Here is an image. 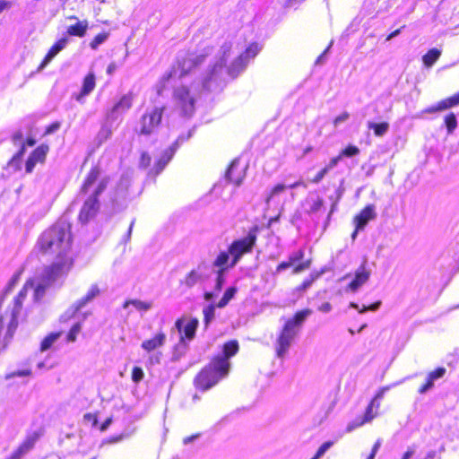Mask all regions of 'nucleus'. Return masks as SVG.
Wrapping results in <instances>:
<instances>
[{
    "label": "nucleus",
    "instance_id": "1",
    "mask_svg": "<svg viewBox=\"0 0 459 459\" xmlns=\"http://www.w3.org/2000/svg\"><path fill=\"white\" fill-rule=\"evenodd\" d=\"M260 50L257 43H252L243 50L238 45L226 42L209 61L205 74L198 80L196 74L208 58L210 49L205 48L204 54L179 55L177 64L157 83V93L161 95L167 88L172 87L175 109L181 116L189 117L194 114L195 102L203 91L220 90L225 73L231 78H236Z\"/></svg>",
    "mask_w": 459,
    "mask_h": 459
},
{
    "label": "nucleus",
    "instance_id": "2",
    "mask_svg": "<svg viewBox=\"0 0 459 459\" xmlns=\"http://www.w3.org/2000/svg\"><path fill=\"white\" fill-rule=\"evenodd\" d=\"M238 351L237 341L226 342L220 354L215 356L210 364L205 367L195 377V385L197 389L206 391L224 378L230 370V359Z\"/></svg>",
    "mask_w": 459,
    "mask_h": 459
},
{
    "label": "nucleus",
    "instance_id": "3",
    "mask_svg": "<svg viewBox=\"0 0 459 459\" xmlns=\"http://www.w3.org/2000/svg\"><path fill=\"white\" fill-rule=\"evenodd\" d=\"M35 282L28 280L12 306H4V299H0V352L5 349L17 327V316L22 308L27 291L32 289Z\"/></svg>",
    "mask_w": 459,
    "mask_h": 459
},
{
    "label": "nucleus",
    "instance_id": "4",
    "mask_svg": "<svg viewBox=\"0 0 459 459\" xmlns=\"http://www.w3.org/2000/svg\"><path fill=\"white\" fill-rule=\"evenodd\" d=\"M257 227L251 228L247 234L235 239L226 251H221L213 261V266L234 267L242 256L252 251L257 239Z\"/></svg>",
    "mask_w": 459,
    "mask_h": 459
},
{
    "label": "nucleus",
    "instance_id": "5",
    "mask_svg": "<svg viewBox=\"0 0 459 459\" xmlns=\"http://www.w3.org/2000/svg\"><path fill=\"white\" fill-rule=\"evenodd\" d=\"M99 175L100 171L97 168L91 169L82 186V193L89 195L79 214V221L82 223L88 222L99 211L98 196L103 192L107 186L105 180H102L96 186Z\"/></svg>",
    "mask_w": 459,
    "mask_h": 459
},
{
    "label": "nucleus",
    "instance_id": "6",
    "mask_svg": "<svg viewBox=\"0 0 459 459\" xmlns=\"http://www.w3.org/2000/svg\"><path fill=\"white\" fill-rule=\"evenodd\" d=\"M299 186L307 187L303 180H296L294 182H281L275 184L269 191L266 196V204L269 207L273 206L278 211V215L270 220V223H273L279 220V216L287 203L295 200L296 195L294 190Z\"/></svg>",
    "mask_w": 459,
    "mask_h": 459
},
{
    "label": "nucleus",
    "instance_id": "7",
    "mask_svg": "<svg viewBox=\"0 0 459 459\" xmlns=\"http://www.w3.org/2000/svg\"><path fill=\"white\" fill-rule=\"evenodd\" d=\"M311 313L312 311L308 308L303 309L286 321L276 342V353L279 358L285 357L301 325Z\"/></svg>",
    "mask_w": 459,
    "mask_h": 459
},
{
    "label": "nucleus",
    "instance_id": "8",
    "mask_svg": "<svg viewBox=\"0 0 459 459\" xmlns=\"http://www.w3.org/2000/svg\"><path fill=\"white\" fill-rule=\"evenodd\" d=\"M75 252L72 245L71 224L66 216L59 218V279L73 267Z\"/></svg>",
    "mask_w": 459,
    "mask_h": 459
},
{
    "label": "nucleus",
    "instance_id": "9",
    "mask_svg": "<svg viewBox=\"0 0 459 459\" xmlns=\"http://www.w3.org/2000/svg\"><path fill=\"white\" fill-rule=\"evenodd\" d=\"M100 293V288L97 284H92L88 290L87 293L74 302L69 310L63 316L65 319L69 317H75L77 320L74 322L70 331L66 335V341L68 342H74L76 341L77 335L82 330V322L86 318V314H79V311L84 307L88 303L92 301Z\"/></svg>",
    "mask_w": 459,
    "mask_h": 459
},
{
    "label": "nucleus",
    "instance_id": "10",
    "mask_svg": "<svg viewBox=\"0 0 459 459\" xmlns=\"http://www.w3.org/2000/svg\"><path fill=\"white\" fill-rule=\"evenodd\" d=\"M163 111L164 107L147 108L142 116L136 129L139 135L150 136L156 134L162 125Z\"/></svg>",
    "mask_w": 459,
    "mask_h": 459
},
{
    "label": "nucleus",
    "instance_id": "11",
    "mask_svg": "<svg viewBox=\"0 0 459 459\" xmlns=\"http://www.w3.org/2000/svg\"><path fill=\"white\" fill-rule=\"evenodd\" d=\"M57 277V264L53 261L50 266L44 269L40 276L30 279L35 282L33 286L34 300L39 301L50 290Z\"/></svg>",
    "mask_w": 459,
    "mask_h": 459
},
{
    "label": "nucleus",
    "instance_id": "12",
    "mask_svg": "<svg viewBox=\"0 0 459 459\" xmlns=\"http://www.w3.org/2000/svg\"><path fill=\"white\" fill-rule=\"evenodd\" d=\"M37 246L41 256L51 257L54 260L57 257V228L56 225L51 226L40 235Z\"/></svg>",
    "mask_w": 459,
    "mask_h": 459
},
{
    "label": "nucleus",
    "instance_id": "13",
    "mask_svg": "<svg viewBox=\"0 0 459 459\" xmlns=\"http://www.w3.org/2000/svg\"><path fill=\"white\" fill-rule=\"evenodd\" d=\"M13 142L15 145L21 146V150L14 154L12 160L8 162L7 169L13 172H16L22 169V158L25 150V145L33 146L35 144V141L28 138L25 143L22 133L16 132L13 135Z\"/></svg>",
    "mask_w": 459,
    "mask_h": 459
},
{
    "label": "nucleus",
    "instance_id": "14",
    "mask_svg": "<svg viewBox=\"0 0 459 459\" xmlns=\"http://www.w3.org/2000/svg\"><path fill=\"white\" fill-rule=\"evenodd\" d=\"M371 270L368 268L367 261L364 260L359 267L355 271L354 276L346 290L356 292L360 287H362L370 278Z\"/></svg>",
    "mask_w": 459,
    "mask_h": 459
},
{
    "label": "nucleus",
    "instance_id": "15",
    "mask_svg": "<svg viewBox=\"0 0 459 459\" xmlns=\"http://www.w3.org/2000/svg\"><path fill=\"white\" fill-rule=\"evenodd\" d=\"M191 136V133L188 134L187 137L185 138L184 136H179L177 141L169 146L168 149H166L160 158L158 160V161L155 163L153 169L155 170V174H160L164 168L167 166V164L173 158L175 152H177L179 145L188 139Z\"/></svg>",
    "mask_w": 459,
    "mask_h": 459
},
{
    "label": "nucleus",
    "instance_id": "16",
    "mask_svg": "<svg viewBox=\"0 0 459 459\" xmlns=\"http://www.w3.org/2000/svg\"><path fill=\"white\" fill-rule=\"evenodd\" d=\"M377 216L376 209L373 204L367 205L355 218V230L353 231L351 238L355 239L359 230H363L368 221L374 220Z\"/></svg>",
    "mask_w": 459,
    "mask_h": 459
},
{
    "label": "nucleus",
    "instance_id": "17",
    "mask_svg": "<svg viewBox=\"0 0 459 459\" xmlns=\"http://www.w3.org/2000/svg\"><path fill=\"white\" fill-rule=\"evenodd\" d=\"M183 319H178L176 322V327L179 333H183L181 335V340L186 339L187 341H191L194 339L195 335L196 329L199 325V321L196 318L189 319L185 325Z\"/></svg>",
    "mask_w": 459,
    "mask_h": 459
},
{
    "label": "nucleus",
    "instance_id": "18",
    "mask_svg": "<svg viewBox=\"0 0 459 459\" xmlns=\"http://www.w3.org/2000/svg\"><path fill=\"white\" fill-rule=\"evenodd\" d=\"M246 169V166H239V160L238 159L234 160L226 172L227 179L237 186H240L245 178Z\"/></svg>",
    "mask_w": 459,
    "mask_h": 459
},
{
    "label": "nucleus",
    "instance_id": "19",
    "mask_svg": "<svg viewBox=\"0 0 459 459\" xmlns=\"http://www.w3.org/2000/svg\"><path fill=\"white\" fill-rule=\"evenodd\" d=\"M379 403H376V401H371L366 409L363 419H357L352 423H350L347 427V430L351 431L365 423L370 422L377 415Z\"/></svg>",
    "mask_w": 459,
    "mask_h": 459
},
{
    "label": "nucleus",
    "instance_id": "20",
    "mask_svg": "<svg viewBox=\"0 0 459 459\" xmlns=\"http://www.w3.org/2000/svg\"><path fill=\"white\" fill-rule=\"evenodd\" d=\"M304 207L309 215L316 216V218H319L325 212L323 199L318 195H312L307 198Z\"/></svg>",
    "mask_w": 459,
    "mask_h": 459
},
{
    "label": "nucleus",
    "instance_id": "21",
    "mask_svg": "<svg viewBox=\"0 0 459 459\" xmlns=\"http://www.w3.org/2000/svg\"><path fill=\"white\" fill-rule=\"evenodd\" d=\"M95 85V75L93 73H89L83 79L81 91L78 93L74 94V99L78 102H84V99L94 90Z\"/></svg>",
    "mask_w": 459,
    "mask_h": 459
},
{
    "label": "nucleus",
    "instance_id": "22",
    "mask_svg": "<svg viewBox=\"0 0 459 459\" xmlns=\"http://www.w3.org/2000/svg\"><path fill=\"white\" fill-rule=\"evenodd\" d=\"M133 104V94L127 93L121 97L117 104L112 108L109 116L116 119L118 116L126 113Z\"/></svg>",
    "mask_w": 459,
    "mask_h": 459
},
{
    "label": "nucleus",
    "instance_id": "23",
    "mask_svg": "<svg viewBox=\"0 0 459 459\" xmlns=\"http://www.w3.org/2000/svg\"><path fill=\"white\" fill-rule=\"evenodd\" d=\"M48 152V147L46 145H40L38 147L32 154L29 157L26 161L25 170L26 173H31L35 165L38 162H42L46 157L47 152Z\"/></svg>",
    "mask_w": 459,
    "mask_h": 459
},
{
    "label": "nucleus",
    "instance_id": "24",
    "mask_svg": "<svg viewBox=\"0 0 459 459\" xmlns=\"http://www.w3.org/2000/svg\"><path fill=\"white\" fill-rule=\"evenodd\" d=\"M166 334L163 332L157 333L152 338L142 342L141 347L146 352H152L165 344Z\"/></svg>",
    "mask_w": 459,
    "mask_h": 459
},
{
    "label": "nucleus",
    "instance_id": "25",
    "mask_svg": "<svg viewBox=\"0 0 459 459\" xmlns=\"http://www.w3.org/2000/svg\"><path fill=\"white\" fill-rule=\"evenodd\" d=\"M459 104V92L449 97L446 100H443L437 103L434 106L427 108L423 110V113H435L437 111L445 110L453 107H455Z\"/></svg>",
    "mask_w": 459,
    "mask_h": 459
},
{
    "label": "nucleus",
    "instance_id": "26",
    "mask_svg": "<svg viewBox=\"0 0 459 459\" xmlns=\"http://www.w3.org/2000/svg\"><path fill=\"white\" fill-rule=\"evenodd\" d=\"M88 30L87 21H78L75 24L70 25L66 28V34L68 36L83 37Z\"/></svg>",
    "mask_w": 459,
    "mask_h": 459
},
{
    "label": "nucleus",
    "instance_id": "27",
    "mask_svg": "<svg viewBox=\"0 0 459 459\" xmlns=\"http://www.w3.org/2000/svg\"><path fill=\"white\" fill-rule=\"evenodd\" d=\"M340 160L341 156H337L331 159L329 163L325 165L320 171H318L311 181L315 184L319 183L330 170H332L333 168L337 166Z\"/></svg>",
    "mask_w": 459,
    "mask_h": 459
},
{
    "label": "nucleus",
    "instance_id": "28",
    "mask_svg": "<svg viewBox=\"0 0 459 459\" xmlns=\"http://www.w3.org/2000/svg\"><path fill=\"white\" fill-rule=\"evenodd\" d=\"M129 306H133L135 310L144 313L152 307V301H143L140 299H130L124 303V308H128Z\"/></svg>",
    "mask_w": 459,
    "mask_h": 459
},
{
    "label": "nucleus",
    "instance_id": "29",
    "mask_svg": "<svg viewBox=\"0 0 459 459\" xmlns=\"http://www.w3.org/2000/svg\"><path fill=\"white\" fill-rule=\"evenodd\" d=\"M442 54L441 49H438L437 48L429 49L423 56H422V62L423 65L429 68L433 66V65L438 60Z\"/></svg>",
    "mask_w": 459,
    "mask_h": 459
},
{
    "label": "nucleus",
    "instance_id": "30",
    "mask_svg": "<svg viewBox=\"0 0 459 459\" xmlns=\"http://www.w3.org/2000/svg\"><path fill=\"white\" fill-rule=\"evenodd\" d=\"M368 128L370 130H373L374 134L377 137L384 136L389 130V123L387 122H381V123H375L373 121H368Z\"/></svg>",
    "mask_w": 459,
    "mask_h": 459
},
{
    "label": "nucleus",
    "instance_id": "31",
    "mask_svg": "<svg viewBox=\"0 0 459 459\" xmlns=\"http://www.w3.org/2000/svg\"><path fill=\"white\" fill-rule=\"evenodd\" d=\"M236 292H237L236 287L228 288L225 290L222 298L217 303V305H216L217 307L222 308V307H226L229 304V302L234 298Z\"/></svg>",
    "mask_w": 459,
    "mask_h": 459
},
{
    "label": "nucleus",
    "instance_id": "32",
    "mask_svg": "<svg viewBox=\"0 0 459 459\" xmlns=\"http://www.w3.org/2000/svg\"><path fill=\"white\" fill-rule=\"evenodd\" d=\"M444 124L446 128L447 134H452L457 127V118L454 113H449L445 117Z\"/></svg>",
    "mask_w": 459,
    "mask_h": 459
},
{
    "label": "nucleus",
    "instance_id": "33",
    "mask_svg": "<svg viewBox=\"0 0 459 459\" xmlns=\"http://www.w3.org/2000/svg\"><path fill=\"white\" fill-rule=\"evenodd\" d=\"M57 55V42L54 43L48 51V53L44 57L43 61L39 65L38 71H42Z\"/></svg>",
    "mask_w": 459,
    "mask_h": 459
},
{
    "label": "nucleus",
    "instance_id": "34",
    "mask_svg": "<svg viewBox=\"0 0 459 459\" xmlns=\"http://www.w3.org/2000/svg\"><path fill=\"white\" fill-rule=\"evenodd\" d=\"M214 267L218 269L215 290L217 291H220V290H221L222 286L225 282V273L231 267H225V268L223 266H214Z\"/></svg>",
    "mask_w": 459,
    "mask_h": 459
},
{
    "label": "nucleus",
    "instance_id": "35",
    "mask_svg": "<svg viewBox=\"0 0 459 459\" xmlns=\"http://www.w3.org/2000/svg\"><path fill=\"white\" fill-rule=\"evenodd\" d=\"M57 342V333H51L46 336L40 344V351H46Z\"/></svg>",
    "mask_w": 459,
    "mask_h": 459
},
{
    "label": "nucleus",
    "instance_id": "36",
    "mask_svg": "<svg viewBox=\"0 0 459 459\" xmlns=\"http://www.w3.org/2000/svg\"><path fill=\"white\" fill-rule=\"evenodd\" d=\"M322 273L323 272L311 273L310 275L304 280L301 285L298 287V290L303 291L307 290L312 285V283L321 276Z\"/></svg>",
    "mask_w": 459,
    "mask_h": 459
},
{
    "label": "nucleus",
    "instance_id": "37",
    "mask_svg": "<svg viewBox=\"0 0 459 459\" xmlns=\"http://www.w3.org/2000/svg\"><path fill=\"white\" fill-rule=\"evenodd\" d=\"M201 279H202V273L199 272V270H193L186 275L185 283L188 287H192L195 284H196L198 281H200Z\"/></svg>",
    "mask_w": 459,
    "mask_h": 459
},
{
    "label": "nucleus",
    "instance_id": "38",
    "mask_svg": "<svg viewBox=\"0 0 459 459\" xmlns=\"http://www.w3.org/2000/svg\"><path fill=\"white\" fill-rule=\"evenodd\" d=\"M381 306V301H377L369 306H363L361 308H359V305L351 302L350 304V307L352 308H355L359 311V313L363 314L367 311H377Z\"/></svg>",
    "mask_w": 459,
    "mask_h": 459
},
{
    "label": "nucleus",
    "instance_id": "39",
    "mask_svg": "<svg viewBox=\"0 0 459 459\" xmlns=\"http://www.w3.org/2000/svg\"><path fill=\"white\" fill-rule=\"evenodd\" d=\"M217 306L210 304L204 307L203 313L204 317L205 325L210 324L215 316V307Z\"/></svg>",
    "mask_w": 459,
    "mask_h": 459
},
{
    "label": "nucleus",
    "instance_id": "40",
    "mask_svg": "<svg viewBox=\"0 0 459 459\" xmlns=\"http://www.w3.org/2000/svg\"><path fill=\"white\" fill-rule=\"evenodd\" d=\"M36 442V437H28L19 447L17 454L19 455H23L30 451Z\"/></svg>",
    "mask_w": 459,
    "mask_h": 459
},
{
    "label": "nucleus",
    "instance_id": "41",
    "mask_svg": "<svg viewBox=\"0 0 459 459\" xmlns=\"http://www.w3.org/2000/svg\"><path fill=\"white\" fill-rule=\"evenodd\" d=\"M108 38V32H102L98 34L90 43V47L92 49H97L100 45L103 44Z\"/></svg>",
    "mask_w": 459,
    "mask_h": 459
},
{
    "label": "nucleus",
    "instance_id": "42",
    "mask_svg": "<svg viewBox=\"0 0 459 459\" xmlns=\"http://www.w3.org/2000/svg\"><path fill=\"white\" fill-rule=\"evenodd\" d=\"M333 445V441H326V442L323 443L317 449L316 455L311 459L321 458Z\"/></svg>",
    "mask_w": 459,
    "mask_h": 459
},
{
    "label": "nucleus",
    "instance_id": "43",
    "mask_svg": "<svg viewBox=\"0 0 459 459\" xmlns=\"http://www.w3.org/2000/svg\"><path fill=\"white\" fill-rule=\"evenodd\" d=\"M359 153V149L357 146L354 145H349L344 150L342 151L339 156H341V159L345 157H353Z\"/></svg>",
    "mask_w": 459,
    "mask_h": 459
},
{
    "label": "nucleus",
    "instance_id": "44",
    "mask_svg": "<svg viewBox=\"0 0 459 459\" xmlns=\"http://www.w3.org/2000/svg\"><path fill=\"white\" fill-rule=\"evenodd\" d=\"M445 373H446L445 368H438L436 370L429 373L427 377H429V379L434 383L436 380L441 378L445 375Z\"/></svg>",
    "mask_w": 459,
    "mask_h": 459
},
{
    "label": "nucleus",
    "instance_id": "45",
    "mask_svg": "<svg viewBox=\"0 0 459 459\" xmlns=\"http://www.w3.org/2000/svg\"><path fill=\"white\" fill-rule=\"evenodd\" d=\"M143 370L140 367H134L132 371V380L137 384L143 380Z\"/></svg>",
    "mask_w": 459,
    "mask_h": 459
},
{
    "label": "nucleus",
    "instance_id": "46",
    "mask_svg": "<svg viewBox=\"0 0 459 459\" xmlns=\"http://www.w3.org/2000/svg\"><path fill=\"white\" fill-rule=\"evenodd\" d=\"M83 421L86 425L95 427L98 423V419L94 413H86L83 416Z\"/></svg>",
    "mask_w": 459,
    "mask_h": 459
},
{
    "label": "nucleus",
    "instance_id": "47",
    "mask_svg": "<svg viewBox=\"0 0 459 459\" xmlns=\"http://www.w3.org/2000/svg\"><path fill=\"white\" fill-rule=\"evenodd\" d=\"M304 257V251L302 249H299V251L291 254L289 257V261L293 265L297 262L300 261Z\"/></svg>",
    "mask_w": 459,
    "mask_h": 459
},
{
    "label": "nucleus",
    "instance_id": "48",
    "mask_svg": "<svg viewBox=\"0 0 459 459\" xmlns=\"http://www.w3.org/2000/svg\"><path fill=\"white\" fill-rule=\"evenodd\" d=\"M310 264H311L310 260H307L305 262L299 264L298 265H296L294 267L293 273L298 274V273L308 269L310 266Z\"/></svg>",
    "mask_w": 459,
    "mask_h": 459
},
{
    "label": "nucleus",
    "instance_id": "49",
    "mask_svg": "<svg viewBox=\"0 0 459 459\" xmlns=\"http://www.w3.org/2000/svg\"><path fill=\"white\" fill-rule=\"evenodd\" d=\"M30 373L31 372L30 369L15 370V371H13V372L7 374L5 376V378L11 379V378H13V377H15V376H19V377L29 376V375H30Z\"/></svg>",
    "mask_w": 459,
    "mask_h": 459
},
{
    "label": "nucleus",
    "instance_id": "50",
    "mask_svg": "<svg viewBox=\"0 0 459 459\" xmlns=\"http://www.w3.org/2000/svg\"><path fill=\"white\" fill-rule=\"evenodd\" d=\"M390 389V386H385V387H382L377 393V394L375 395V397L372 399V401H376V403H379L380 404V401L383 399L385 394L386 391H388Z\"/></svg>",
    "mask_w": 459,
    "mask_h": 459
},
{
    "label": "nucleus",
    "instance_id": "51",
    "mask_svg": "<svg viewBox=\"0 0 459 459\" xmlns=\"http://www.w3.org/2000/svg\"><path fill=\"white\" fill-rule=\"evenodd\" d=\"M349 117H350L349 113L348 112H343V113H342L341 115H339L338 117H335V119L333 121V124H334L335 126H338L342 123L347 121Z\"/></svg>",
    "mask_w": 459,
    "mask_h": 459
},
{
    "label": "nucleus",
    "instance_id": "52",
    "mask_svg": "<svg viewBox=\"0 0 459 459\" xmlns=\"http://www.w3.org/2000/svg\"><path fill=\"white\" fill-rule=\"evenodd\" d=\"M151 163V156L147 152H143L140 160V166L147 168Z\"/></svg>",
    "mask_w": 459,
    "mask_h": 459
},
{
    "label": "nucleus",
    "instance_id": "53",
    "mask_svg": "<svg viewBox=\"0 0 459 459\" xmlns=\"http://www.w3.org/2000/svg\"><path fill=\"white\" fill-rule=\"evenodd\" d=\"M434 385V383L432 381H430L429 379V377H427V381L426 383L419 389V392L420 394H425L426 392H428L429 389H431Z\"/></svg>",
    "mask_w": 459,
    "mask_h": 459
},
{
    "label": "nucleus",
    "instance_id": "54",
    "mask_svg": "<svg viewBox=\"0 0 459 459\" xmlns=\"http://www.w3.org/2000/svg\"><path fill=\"white\" fill-rule=\"evenodd\" d=\"M290 266H292L291 263L290 261H287V262H281L278 264L277 268H276V271H275V273H281L282 271L290 268Z\"/></svg>",
    "mask_w": 459,
    "mask_h": 459
},
{
    "label": "nucleus",
    "instance_id": "55",
    "mask_svg": "<svg viewBox=\"0 0 459 459\" xmlns=\"http://www.w3.org/2000/svg\"><path fill=\"white\" fill-rule=\"evenodd\" d=\"M380 446H381V440L378 439L374 444V446L372 447V450H371V453H370V455L368 457H369V459H374L376 455H377V451H378V449L380 448Z\"/></svg>",
    "mask_w": 459,
    "mask_h": 459
},
{
    "label": "nucleus",
    "instance_id": "56",
    "mask_svg": "<svg viewBox=\"0 0 459 459\" xmlns=\"http://www.w3.org/2000/svg\"><path fill=\"white\" fill-rule=\"evenodd\" d=\"M70 36L66 34V32L63 35L61 39H59V51H61L65 46L69 43Z\"/></svg>",
    "mask_w": 459,
    "mask_h": 459
},
{
    "label": "nucleus",
    "instance_id": "57",
    "mask_svg": "<svg viewBox=\"0 0 459 459\" xmlns=\"http://www.w3.org/2000/svg\"><path fill=\"white\" fill-rule=\"evenodd\" d=\"M318 310L323 313H328L332 310V305L329 302H325L318 307Z\"/></svg>",
    "mask_w": 459,
    "mask_h": 459
},
{
    "label": "nucleus",
    "instance_id": "58",
    "mask_svg": "<svg viewBox=\"0 0 459 459\" xmlns=\"http://www.w3.org/2000/svg\"><path fill=\"white\" fill-rule=\"evenodd\" d=\"M415 447L410 446L407 451L403 454L402 459H411V457L415 454Z\"/></svg>",
    "mask_w": 459,
    "mask_h": 459
},
{
    "label": "nucleus",
    "instance_id": "59",
    "mask_svg": "<svg viewBox=\"0 0 459 459\" xmlns=\"http://www.w3.org/2000/svg\"><path fill=\"white\" fill-rule=\"evenodd\" d=\"M11 7V3L6 0H0V13L6 9Z\"/></svg>",
    "mask_w": 459,
    "mask_h": 459
},
{
    "label": "nucleus",
    "instance_id": "60",
    "mask_svg": "<svg viewBox=\"0 0 459 459\" xmlns=\"http://www.w3.org/2000/svg\"><path fill=\"white\" fill-rule=\"evenodd\" d=\"M111 132L109 129L102 128L99 134V137L107 139L110 135Z\"/></svg>",
    "mask_w": 459,
    "mask_h": 459
},
{
    "label": "nucleus",
    "instance_id": "61",
    "mask_svg": "<svg viewBox=\"0 0 459 459\" xmlns=\"http://www.w3.org/2000/svg\"><path fill=\"white\" fill-rule=\"evenodd\" d=\"M19 277H20V273H17L13 276V278L11 279V281L9 282V286H8L9 290H11L18 282Z\"/></svg>",
    "mask_w": 459,
    "mask_h": 459
},
{
    "label": "nucleus",
    "instance_id": "62",
    "mask_svg": "<svg viewBox=\"0 0 459 459\" xmlns=\"http://www.w3.org/2000/svg\"><path fill=\"white\" fill-rule=\"evenodd\" d=\"M112 422V418H108L106 419V420L101 424L100 426V430L101 431H105L111 424Z\"/></svg>",
    "mask_w": 459,
    "mask_h": 459
},
{
    "label": "nucleus",
    "instance_id": "63",
    "mask_svg": "<svg viewBox=\"0 0 459 459\" xmlns=\"http://www.w3.org/2000/svg\"><path fill=\"white\" fill-rule=\"evenodd\" d=\"M38 368L39 369H43V368H51L54 367V364H48L46 361H41V362H39L38 365H37Z\"/></svg>",
    "mask_w": 459,
    "mask_h": 459
},
{
    "label": "nucleus",
    "instance_id": "64",
    "mask_svg": "<svg viewBox=\"0 0 459 459\" xmlns=\"http://www.w3.org/2000/svg\"><path fill=\"white\" fill-rule=\"evenodd\" d=\"M160 355H161V354L159 352V353H155V354H153V355L150 356V361H151L152 363H160Z\"/></svg>",
    "mask_w": 459,
    "mask_h": 459
}]
</instances>
